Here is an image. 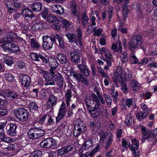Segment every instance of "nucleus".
I'll return each instance as SVG.
<instances>
[{
	"label": "nucleus",
	"instance_id": "nucleus-41",
	"mask_svg": "<svg viewBox=\"0 0 157 157\" xmlns=\"http://www.w3.org/2000/svg\"><path fill=\"white\" fill-rule=\"evenodd\" d=\"M30 42L31 47L34 48H38L40 46V44L33 38L31 39Z\"/></svg>",
	"mask_w": 157,
	"mask_h": 157
},
{
	"label": "nucleus",
	"instance_id": "nucleus-4",
	"mask_svg": "<svg viewBox=\"0 0 157 157\" xmlns=\"http://www.w3.org/2000/svg\"><path fill=\"white\" fill-rule=\"evenodd\" d=\"M142 43L141 36L139 35H137L132 38L131 41L128 44V46L132 52H134V50L137 48Z\"/></svg>",
	"mask_w": 157,
	"mask_h": 157
},
{
	"label": "nucleus",
	"instance_id": "nucleus-23",
	"mask_svg": "<svg viewBox=\"0 0 157 157\" xmlns=\"http://www.w3.org/2000/svg\"><path fill=\"white\" fill-rule=\"evenodd\" d=\"M17 125L16 124H10V127L7 131V134L11 136H15L16 135Z\"/></svg>",
	"mask_w": 157,
	"mask_h": 157
},
{
	"label": "nucleus",
	"instance_id": "nucleus-36",
	"mask_svg": "<svg viewBox=\"0 0 157 157\" xmlns=\"http://www.w3.org/2000/svg\"><path fill=\"white\" fill-rule=\"evenodd\" d=\"M143 136L142 138V142L144 141L145 140L147 139L148 136L149 134V131L150 130H147L146 128L144 127H142L141 128Z\"/></svg>",
	"mask_w": 157,
	"mask_h": 157
},
{
	"label": "nucleus",
	"instance_id": "nucleus-48",
	"mask_svg": "<svg viewBox=\"0 0 157 157\" xmlns=\"http://www.w3.org/2000/svg\"><path fill=\"white\" fill-rule=\"evenodd\" d=\"M60 22L64 25V27L66 29H67L70 27V24L69 21L65 19H63Z\"/></svg>",
	"mask_w": 157,
	"mask_h": 157
},
{
	"label": "nucleus",
	"instance_id": "nucleus-63",
	"mask_svg": "<svg viewBox=\"0 0 157 157\" xmlns=\"http://www.w3.org/2000/svg\"><path fill=\"white\" fill-rule=\"evenodd\" d=\"M133 100L131 99H127L126 102V104L128 107L132 106Z\"/></svg>",
	"mask_w": 157,
	"mask_h": 157
},
{
	"label": "nucleus",
	"instance_id": "nucleus-22",
	"mask_svg": "<svg viewBox=\"0 0 157 157\" xmlns=\"http://www.w3.org/2000/svg\"><path fill=\"white\" fill-rule=\"evenodd\" d=\"M72 97V92L70 89H68L65 92L64 98L67 106H70V102L71 101V98Z\"/></svg>",
	"mask_w": 157,
	"mask_h": 157
},
{
	"label": "nucleus",
	"instance_id": "nucleus-62",
	"mask_svg": "<svg viewBox=\"0 0 157 157\" xmlns=\"http://www.w3.org/2000/svg\"><path fill=\"white\" fill-rule=\"evenodd\" d=\"M148 62V60L146 58H144L142 59L139 61L138 63L139 64L145 65Z\"/></svg>",
	"mask_w": 157,
	"mask_h": 157
},
{
	"label": "nucleus",
	"instance_id": "nucleus-51",
	"mask_svg": "<svg viewBox=\"0 0 157 157\" xmlns=\"http://www.w3.org/2000/svg\"><path fill=\"white\" fill-rule=\"evenodd\" d=\"M141 108L144 113H147V115L148 114L149 112L148 109V107L144 103H142L141 105Z\"/></svg>",
	"mask_w": 157,
	"mask_h": 157
},
{
	"label": "nucleus",
	"instance_id": "nucleus-9",
	"mask_svg": "<svg viewBox=\"0 0 157 157\" xmlns=\"http://www.w3.org/2000/svg\"><path fill=\"white\" fill-rule=\"evenodd\" d=\"M43 47L47 50H49L52 48L53 42L55 41V35H52L51 37L47 36H43L42 38Z\"/></svg>",
	"mask_w": 157,
	"mask_h": 157
},
{
	"label": "nucleus",
	"instance_id": "nucleus-7",
	"mask_svg": "<svg viewBox=\"0 0 157 157\" xmlns=\"http://www.w3.org/2000/svg\"><path fill=\"white\" fill-rule=\"evenodd\" d=\"M86 130V125L83 122L80 121V122H78V124L74 125L73 130V135L75 137H78Z\"/></svg>",
	"mask_w": 157,
	"mask_h": 157
},
{
	"label": "nucleus",
	"instance_id": "nucleus-15",
	"mask_svg": "<svg viewBox=\"0 0 157 157\" xmlns=\"http://www.w3.org/2000/svg\"><path fill=\"white\" fill-rule=\"evenodd\" d=\"M52 79L56 82V84L57 86L60 88L63 87L64 83V78H63L62 75L58 72L55 74L52 75Z\"/></svg>",
	"mask_w": 157,
	"mask_h": 157
},
{
	"label": "nucleus",
	"instance_id": "nucleus-43",
	"mask_svg": "<svg viewBox=\"0 0 157 157\" xmlns=\"http://www.w3.org/2000/svg\"><path fill=\"white\" fill-rule=\"evenodd\" d=\"M133 119L132 118V116L131 115V113H128L126 118L125 122L127 125H130L133 121Z\"/></svg>",
	"mask_w": 157,
	"mask_h": 157
},
{
	"label": "nucleus",
	"instance_id": "nucleus-21",
	"mask_svg": "<svg viewBox=\"0 0 157 157\" xmlns=\"http://www.w3.org/2000/svg\"><path fill=\"white\" fill-rule=\"evenodd\" d=\"M56 58L60 63L62 64H66L69 61L68 57L66 55L61 53H59L56 56Z\"/></svg>",
	"mask_w": 157,
	"mask_h": 157
},
{
	"label": "nucleus",
	"instance_id": "nucleus-59",
	"mask_svg": "<svg viewBox=\"0 0 157 157\" xmlns=\"http://www.w3.org/2000/svg\"><path fill=\"white\" fill-rule=\"evenodd\" d=\"M113 12V8L111 6L109 7L108 8L107 13L110 20L112 17Z\"/></svg>",
	"mask_w": 157,
	"mask_h": 157
},
{
	"label": "nucleus",
	"instance_id": "nucleus-28",
	"mask_svg": "<svg viewBox=\"0 0 157 157\" xmlns=\"http://www.w3.org/2000/svg\"><path fill=\"white\" fill-rule=\"evenodd\" d=\"M105 57L104 59V60L106 62L108 66H110L112 64L111 54L108 50H106V51H105Z\"/></svg>",
	"mask_w": 157,
	"mask_h": 157
},
{
	"label": "nucleus",
	"instance_id": "nucleus-10",
	"mask_svg": "<svg viewBox=\"0 0 157 157\" xmlns=\"http://www.w3.org/2000/svg\"><path fill=\"white\" fill-rule=\"evenodd\" d=\"M0 95L5 98H9L11 99H20L21 96L14 92L5 90L0 92Z\"/></svg>",
	"mask_w": 157,
	"mask_h": 157
},
{
	"label": "nucleus",
	"instance_id": "nucleus-17",
	"mask_svg": "<svg viewBox=\"0 0 157 157\" xmlns=\"http://www.w3.org/2000/svg\"><path fill=\"white\" fill-rule=\"evenodd\" d=\"M66 109L65 104L64 102H63L59 109L58 116L56 117V122L59 121L64 117L66 114Z\"/></svg>",
	"mask_w": 157,
	"mask_h": 157
},
{
	"label": "nucleus",
	"instance_id": "nucleus-46",
	"mask_svg": "<svg viewBox=\"0 0 157 157\" xmlns=\"http://www.w3.org/2000/svg\"><path fill=\"white\" fill-rule=\"evenodd\" d=\"M42 152L40 150H36L31 153L29 157H41Z\"/></svg>",
	"mask_w": 157,
	"mask_h": 157
},
{
	"label": "nucleus",
	"instance_id": "nucleus-12",
	"mask_svg": "<svg viewBox=\"0 0 157 157\" xmlns=\"http://www.w3.org/2000/svg\"><path fill=\"white\" fill-rule=\"evenodd\" d=\"M81 51L78 48H74L73 51L70 53L71 59V61L74 63H78L80 61V58L79 54Z\"/></svg>",
	"mask_w": 157,
	"mask_h": 157
},
{
	"label": "nucleus",
	"instance_id": "nucleus-58",
	"mask_svg": "<svg viewBox=\"0 0 157 157\" xmlns=\"http://www.w3.org/2000/svg\"><path fill=\"white\" fill-rule=\"evenodd\" d=\"M104 96L105 98V101L107 103L109 104L110 106L111 105L112 100L111 97L109 95L106 94H104Z\"/></svg>",
	"mask_w": 157,
	"mask_h": 157
},
{
	"label": "nucleus",
	"instance_id": "nucleus-64",
	"mask_svg": "<svg viewBox=\"0 0 157 157\" xmlns=\"http://www.w3.org/2000/svg\"><path fill=\"white\" fill-rule=\"evenodd\" d=\"M102 31V29H100L98 30H95V31L94 32V36H99L101 35V32Z\"/></svg>",
	"mask_w": 157,
	"mask_h": 157
},
{
	"label": "nucleus",
	"instance_id": "nucleus-40",
	"mask_svg": "<svg viewBox=\"0 0 157 157\" xmlns=\"http://www.w3.org/2000/svg\"><path fill=\"white\" fill-rule=\"evenodd\" d=\"M120 58L122 63H124L127 62L128 60L127 53L126 52H122L120 56Z\"/></svg>",
	"mask_w": 157,
	"mask_h": 157
},
{
	"label": "nucleus",
	"instance_id": "nucleus-29",
	"mask_svg": "<svg viewBox=\"0 0 157 157\" xmlns=\"http://www.w3.org/2000/svg\"><path fill=\"white\" fill-rule=\"evenodd\" d=\"M88 111L90 116L94 118H96L100 116V112L98 109L93 108Z\"/></svg>",
	"mask_w": 157,
	"mask_h": 157
},
{
	"label": "nucleus",
	"instance_id": "nucleus-50",
	"mask_svg": "<svg viewBox=\"0 0 157 157\" xmlns=\"http://www.w3.org/2000/svg\"><path fill=\"white\" fill-rule=\"evenodd\" d=\"M77 67L80 71V72L82 71L86 70V68H88V67L86 64H79L77 65Z\"/></svg>",
	"mask_w": 157,
	"mask_h": 157
},
{
	"label": "nucleus",
	"instance_id": "nucleus-39",
	"mask_svg": "<svg viewBox=\"0 0 157 157\" xmlns=\"http://www.w3.org/2000/svg\"><path fill=\"white\" fill-rule=\"evenodd\" d=\"M133 53L134 52H132L130 55L131 63L136 64L138 63L139 60Z\"/></svg>",
	"mask_w": 157,
	"mask_h": 157
},
{
	"label": "nucleus",
	"instance_id": "nucleus-16",
	"mask_svg": "<svg viewBox=\"0 0 157 157\" xmlns=\"http://www.w3.org/2000/svg\"><path fill=\"white\" fill-rule=\"evenodd\" d=\"M49 65L50 67L49 71L51 75L55 74L56 72L55 71L56 68L59 65L56 59L53 58L50 59L49 61Z\"/></svg>",
	"mask_w": 157,
	"mask_h": 157
},
{
	"label": "nucleus",
	"instance_id": "nucleus-35",
	"mask_svg": "<svg viewBox=\"0 0 157 157\" xmlns=\"http://www.w3.org/2000/svg\"><path fill=\"white\" fill-rule=\"evenodd\" d=\"M147 113H144L142 111H139L136 114L137 119L140 121H142L147 116Z\"/></svg>",
	"mask_w": 157,
	"mask_h": 157
},
{
	"label": "nucleus",
	"instance_id": "nucleus-1",
	"mask_svg": "<svg viewBox=\"0 0 157 157\" xmlns=\"http://www.w3.org/2000/svg\"><path fill=\"white\" fill-rule=\"evenodd\" d=\"M16 35L10 33L6 34V36L2 37L0 40V43H6L1 45L3 50L8 53L17 52L20 49L18 46L13 42H10L13 40Z\"/></svg>",
	"mask_w": 157,
	"mask_h": 157
},
{
	"label": "nucleus",
	"instance_id": "nucleus-33",
	"mask_svg": "<svg viewBox=\"0 0 157 157\" xmlns=\"http://www.w3.org/2000/svg\"><path fill=\"white\" fill-rule=\"evenodd\" d=\"M44 23L42 21L35 23L32 27V29L36 31L41 30L43 28Z\"/></svg>",
	"mask_w": 157,
	"mask_h": 157
},
{
	"label": "nucleus",
	"instance_id": "nucleus-45",
	"mask_svg": "<svg viewBox=\"0 0 157 157\" xmlns=\"http://www.w3.org/2000/svg\"><path fill=\"white\" fill-rule=\"evenodd\" d=\"M47 20L49 23H56L58 21L56 17L55 16L51 14L48 16Z\"/></svg>",
	"mask_w": 157,
	"mask_h": 157
},
{
	"label": "nucleus",
	"instance_id": "nucleus-60",
	"mask_svg": "<svg viewBox=\"0 0 157 157\" xmlns=\"http://www.w3.org/2000/svg\"><path fill=\"white\" fill-rule=\"evenodd\" d=\"M77 39H82V34L81 29L80 28H78L77 29Z\"/></svg>",
	"mask_w": 157,
	"mask_h": 157
},
{
	"label": "nucleus",
	"instance_id": "nucleus-2",
	"mask_svg": "<svg viewBox=\"0 0 157 157\" xmlns=\"http://www.w3.org/2000/svg\"><path fill=\"white\" fill-rule=\"evenodd\" d=\"M113 82L116 84L118 82L122 83L126 81H131L132 76L131 71L128 68L123 69L121 67H118L113 75L112 78Z\"/></svg>",
	"mask_w": 157,
	"mask_h": 157
},
{
	"label": "nucleus",
	"instance_id": "nucleus-54",
	"mask_svg": "<svg viewBox=\"0 0 157 157\" xmlns=\"http://www.w3.org/2000/svg\"><path fill=\"white\" fill-rule=\"evenodd\" d=\"M112 141V138L111 137H109L105 142V149L107 150L108 149V148L110 146Z\"/></svg>",
	"mask_w": 157,
	"mask_h": 157
},
{
	"label": "nucleus",
	"instance_id": "nucleus-32",
	"mask_svg": "<svg viewBox=\"0 0 157 157\" xmlns=\"http://www.w3.org/2000/svg\"><path fill=\"white\" fill-rule=\"evenodd\" d=\"M131 82V86L134 91H137L140 88V86L138 82L134 79H132Z\"/></svg>",
	"mask_w": 157,
	"mask_h": 157
},
{
	"label": "nucleus",
	"instance_id": "nucleus-13",
	"mask_svg": "<svg viewBox=\"0 0 157 157\" xmlns=\"http://www.w3.org/2000/svg\"><path fill=\"white\" fill-rule=\"evenodd\" d=\"M5 126L4 125H0V140L7 143H11L14 142L16 139L7 137L5 135L4 131Z\"/></svg>",
	"mask_w": 157,
	"mask_h": 157
},
{
	"label": "nucleus",
	"instance_id": "nucleus-52",
	"mask_svg": "<svg viewBox=\"0 0 157 157\" xmlns=\"http://www.w3.org/2000/svg\"><path fill=\"white\" fill-rule=\"evenodd\" d=\"M7 114V109L4 107H0V115L5 116Z\"/></svg>",
	"mask_w": 157,
	"mask_h": 157
},
{
	"label": "nucleus",
	"instance_id": "nucleus-31",
	"mask_svg": "<svg viewBox=\"0 0 157 157\" xmlns=\"http://www.w3.org/2000/svg\"><path fill=\"white\" fill-rule=\"evenodd\" d=\"M81 24L83 27L85 28L88 23L89 19L85 13L82 14L81 18Z\"/></svg>",
	"mask_w": 157,
	"mask_h": 157
},
{
	"label": "nucleus",
	"instance_id": "nucleus-38",
	"mask_svg": "<svg viewBox=\"0 0 157 157\" xmlns=\"http://www.w3.org/2000/svg\"><path fill=\"white\" fill-rule=\"evenodd\" d=\"M93 145L92 140L91 139H89L86 141L85 144L83 145V149L85 150H88L89 148L91 147Z\"/></svg>",
	"mask_w": 157,
	"mask_h": 157
},
{
	"label": "nucleus",
	"instance_id": "nucleus-55",
	"mask_svg": "<svg viewBox=\"0 0 157 157\" xmlns=\"http://www.w3.org/2000/svg\"><path fill=\"white\" fill-rule=\"evenodd\" d=\"M47 116V115H44L40 116L38 120V122L40 124H43Z\"/></svg>",
	"mask_w": 157,
	"mask_h": 157
},
{
	"label": "nucleus",
	"instance_id": "nucleus-3",
	"mask_svg": "<svg viewBox=\"0 0 157 157\" xmlns=\"http://www.w3.org/2000/svg\"><path fill=\"white\" fill-rule=\"evenodd\" d=\"M90 71L88 68L81 73L72 72L71 74L78 82H81L85 86H88L89 85V82L88 79L85 76L89 77L90 75Z\"/></svg>",
	"mask_w": 157,
	"mask_h": 157
},
{
	"label": "nucleus",
	"instance_id": "nucleus-44",
	"mask_svg": "<svg viewBox=\"0 0 157 157\" xmlns=\"http://www.w3.org/2000/svg\"><path fill=\"white\" fill-rule=\"evenodd\" d=\"M23 14L25 17H30L32 18L34 16V15L32 14V11L28 9H24L23 10Z\"/></svg>",
	"mask_w": 157,
	"mask_h": 157
},
{
	"label": "nucleus",
	"instance_id": "nucleus-42",
	"mask_svg": "<svg viewBox=\"0 0 157 157\" xmlns=\"http://www.w3.org/2000/svg\"><path fill=\"white\" fill-rule=\"evenodd\" d=\"M3 61L9 66L11 65L13 63L12 58L9 56H7L4 58L3 59Z\"/></svg>",
	"mask_w": 157,
	"mask_h": 157
},
{
	"label": "nucleus",
	"instance_id": "nucleus-26",
	"mask_svg": "<svg viewBox=\"0 0 157 157\" xmlns=\"http://www.w3.org/2000/svg\"><path fill=\"white\" fill-rule=\"evenodd\" d=\"M147 138V140H148L149 141H151L153 139H156V142L157 143V128H155L153 130L149 131V134Z\"/></svg>",
	"mask_w": 157,
	"mask_h": 157
},
{
	"label": "nucleus",
	"instance_id": "nucleus-34",
	"mask_svg": "<svg viewBox=\"0 0 157 157\" xmlns=\"http://www.w3.org/2000/svg\"><path fill=\"white\" fill-rule=\"evenodd\" d=\"M31 8L33 11L39 12L41 9L42 5L40 3L34 2L32 4Z\"/></svg>",
	"mask_w": 157,
	"mask_h": 157
},
{
	"label": "nucleus",
	"instance_id": "nucleus-20",
	"mask_svg": "<svg viewBox=\"0 0 157 157\" xmlns=\"http://www.w3.org/2000/svg\"><path fill=\"white\" fill-rule=\"evenodd\" d=\"M73 149V146L72 144H68L62 147L59 149L58 154L59 155H62L64 154L68 153L71 151Z\"/></svg>",
	"mask_w": 157,
	"mask_h": 157
},
{
	"label": "nucleus",
	"instance_id": "nucleus-5",
	"mask_svg": "<svg viewBox=\"0 0 157 157\" xmlns=\"http://www.w3.org/2000/svg\"><path fill=\"white\" fill-rule=\"evenodd\" d=\"M14 112L16 117L20 121H24L28 120L29 113L25 109L18 108L15 109Z\"/></svg>",
	"mask_w": 157,
	"mask_h": 157
},
{
	"label": "nucleus",
	"instance_id": "nucleus-24",
	"mask_svg": "<svg viewBox=\"0 0 157 157\" xmlns=\"http://www.w3.org/2000/svg\"><path fill=\"white\" fill-rule=\"evenodd\" d=\"M51 9L53 11L59 14H62L64 11L62 6L58 4L52 5Z\"/></svg>",
	"mask_w": 157,
	"mask_h": 157
},
{
	"label": "nucleus",
	"instance_id": "nucleus-25",
	"mask_svg": "<svg viewBox=\"0 0 157 157\" xmlns=\"http://www.w3.org/2000/svg\"><path fill=\"white\" fill-rule=\"evenodd\" d=\"M4 2L8 9V12L10 13H12L17 9L14 8L12 2L10 0H4Z\"/></svg>",
	"mask_w": 157,
	"mask_h": 157
},
{
	"label": "nucleus",
	"instance_id": "nucleus-56",
	"mask_svg": "<svg viewBox=\"0 0 157 157\" xmlns=\"http://www.w3.org/2000/svg\"><path fill=\"white\" fill-rule=\"evenodd\" d=\"M132 142H135L136 144V145H135L134 144H132V145L129 146V147H132L134 148H139V142L138 141H136V140L135 138H133L132 140Z\"/></svg>",
	"mask_w": 157,
	"mask_h": 157
},
{
	"label": "nucleus",
	"instance_id": "nucleus-37",
	"mask_svg": "<svg viewBox=\"0 0 157 157\" xmlns=\"http://www.w3.org/2000/svg\"><path fill=\"white\" fill-rule=\"evenodd\" d=\"M29 110L30 112L34 113L38 110V107L35 102H31L29 104Z\"/></svg>",
	"mask_w": 157,
	"mask_h": 157
},
{
	"label": "nucleus",
	"instance_id": "nucleus-18",
	"mask_svg": "<svg viewBox=\"0 0 157 157\" xmlns=\"http://www.w3.org/2000/svg\"><path fill=\"white\" fill-rule=\"evenodd\" d=\"M19 78L23 86L27 88L30 86L31 81L30 77L26 75L21 74L19 75Z\"/></svg>",
	"mask_w": 157,
	"mask_h": 157
},
{
	"label": "nucleus",
	"instance_id": "nucleus-61",
	"mask_svg": "<svg viewBox=\"0 0 157 157\" xmlns=\"http://www.w3.org/2000/svg\"><path fill=\"white\" fill-rule=\"evenodd\" d=\"M8 104V102L7 100L0 98V105H5Z\"/></svg>",
	"mask_w": 157,
	"mask_h": 157
},
{
	"label": "nucleus",
	"instance_id": "nucleus-47",
	"mask_svg": "<svg viewBox=\"0 0 157 157\" xmlns=\"http://www.w3.org/2000/svg\"><path fill=\"white\" fill-rule=\"evenodd\" d=\"M5 77L9 82H13L14 80V76L10 73H6L5 75Z\"/></svg>",
	"mask_w": 157,
	"mask_h": 157
},
{
	"label": "nucleus",
	"instance_id": "nucleus-27",
	"mask_svg": "<svg viewBox=\"0 0 157 157\" xmlns=\"http://www.w3.org/2000/svg\"><path fill=\"white\" fill-rule=\"evenodd\" d=\"M65 36L71 43H77V39L76 34L72 33H68Z\"/></svg>",
	"mask_w": 157,
	"mask_h": 157
},
{
	"label": "nucleus",
	"instance_id": "nucleus-8",
	"mask_svg": "<svg viewBox=\"0 0 157 157\" xmlns=\"http://www.w3.org/2000/svg\"><path fill=\"white\" fill-rule=\"evenodd\" d=\"M86 130V125L83 122L80 121V122H78V124L74 125L73 130V135L75 137H78Z\"/></svg>",
	"mask_w": 157,
	"mask_h": 157
},
{
	"label": "nucleus",
	"instance_id": "nucleus-49",
	"mask_svg": "<svg viewBox=\"0 0 157 157\" xmlns=\"http://www.w3.org/2000/svg\"><path fill=\"white\" fill-rule=\"evenodd\" d=\"M130 149L132 151V153L133 155L136 157H138L139 156V153L138 151V148H136L132 147H129Z\"/></svg>",
	"mask_w": 157,
	"mask_h": 157
},
{
	"label": "nucleus",
	"instance_id": "nucleus-6",
	"mask_svg": "<svg viewBox=\"0 0 157 157\" xmlns=\"http://www.w3.org/2000/svg\"><path fill=\"white\" fill-rule=\"evenodd\" d=\"M45 133V132L43 130L36 128H31L27 133L28 137L31 139L40 138L43 136Z\"/></svg>",
	"mask_w": 157,
	"mask_h": 157
},
{
	"label": "nucleus",
	"instance_id": "nucleus-11",
	"mask_svg": "<svg viewBox=\"0 0 157 157\" xmlns=\"http://www.w3.org/2000/svg\"><path fill=\"white\" fill-rule=\"evenodd\" d=\"M40 145L44 148H51L55 145V140L52 138L45 139L40 142Z\"/></svg>",
	"mask_w": 157,
	"mask_h": 157
},
{
	"label": "nucleus",
	"instance_id": "nucleus-19",
	"mask_svg": "<svg viewBox=\"0 0 157 157\" xmlns=\"http://www.w3.org/2000/svg\"><path fill=\"white\" fill-rule=\"evenodd\" d=\"M57 103V97L52 94L49 95L47 104V106L50 108H52L54 106L56 105Z\"/></svg>",
	"mask_w": 157,
	"mask_h": 157
},
{
	"label": "nucleus",
	"instance_id": "nucleus-57",
	"mask_svg": "<svg viewBox=\"0 0 157 157\" xmlns=\"http://www.w3.org/2000/svg\"><path fill=\"white\" fill-rule=\"evenodd\" d=\"M91 100L89 99H86L85 102L86 105L87 107V109L88 111L93 108V107H92V104L90 102Z\"/></svg>",
	"mask_w": 157,
	"mask_h": 157
},
{
	"label": "nucleus",
	"instance_id": "nucleus-53",
	"mask_svg": "<svg viewBox=\"0 0 157 157\" xmlns=\"http://www.w3.org/2000/svg\"><path fill=\"white\" fill-rule=\"evenodd\" d=\"M100 147V145L98 144L96 147L89 154V157H91L97 152Z\"/></svg>",
	"mask_w": 157,
	"mask_h": 157
},
{
	"label": "nucleus",
	"instance_id": "nucleus-30",
	"mask_svg": "<svg viewBox=\"0 0 157 157\" xmlns=\"http://www.w3.org/2000/svg\"><path fill=\"white\" fill-rule=\"evenodd\" d=\"M91 96L95 102V105L93 108L99 109L100 106V103L99 99L96 95L94 94H92Z\"/></svg>",
	"mask_w": 157,
	"mask_h": 157
},
{
	"label": "nucleus",
	"instance_id": "nucleus-14",
	"mask_svg": "<svg viewBox=\"0 0 157 157\" xmlns=\"http://www.w3.org/2000/svg\"><path fill=\"white\" fill-rule=\"evenodd\" d=\"M31 59L35 61L38 62H43L45 63H47L48 61V59H47L42 54L36 53H31L30 54Z\"/></svg>",
	"mask_w": 157,
	"mask_h": 157
}]
</instances>
